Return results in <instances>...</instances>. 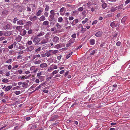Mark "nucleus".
<instances>
[{"label": "nucleus", "mask_w": 130, "mask_h": 130, "mask_svg": "<svg viewBox=\"0 0 130 130\" xmlns=\"http://www.w3.org/2000/svg\"><path fill=\"white\" fill-rule=\"evenodd\" d=\"M57 67L55 64H53L47 70L51 72L52 70L54 69H56L57 68Z\"/></svg>", "instance_id": "f257e3e1"}, {"label": "nucleus", "mask_w": 130, "mask_h": 130, "mask_svg": "<svg viewBox=\"0 0 130 130\" xmlns=\"http://www.w3.org/2000/svg\"><path fill=\"white\" fill-rule=\"evenodd\" d=\"M26 21L24 20H21L18 21L17 22V24L18 25H22L26 22Z\"/></svg>", "instance_id": "f03ea898"}, {"label": "nucleus", "mask_w": 130, "mask_h": 130, "mask_svg": "<svg viewBox=\"0 0 130 130\" xmlns=\"http://www.w3.org/2000/svg\"><path fill=\"white\" fill-rule=\"evenodd\" d=\"M13 32L12 31H7L4 33V35L6 36H9L11 35H13Z\"/></svg>", "instance_id": "7ed1b4c3"}, {"label": "nucleus", "mask_w": 130, "mask_h": 130, "mask_svg": "<svg viewBox=\"0 0 130 130\" xmlns=\"http://www.w3.org/2000/svg\"><path fill=\"white\" fill-rule=\"evenodd\" d=\"M59 38L57 36L54 37L53 39V41L55 43H57L59 42Z\"/></svg>", "instance_id": "20e7f679"}, {"label": "nucleus", "mask_w": 130, "mask_h": 130, "mask_svg": "<svg viewBox=\"0 0 130 130\" xmlns=\"http://www.w3.org/2000/svg\"><path fill=\"white\" fill-rule=\"evenodd\" d=\"M50 13L53 15V17L51 18V19L50 20H49V21H53L54 19V17L55 15V13L54 12V10H51L50 11Z\"/></svg>", "instance_id": "39448f33"}, {"label": "nucleus", "mask_w": 130, "mask_h": 130, "mask_svg": "<svg viewBox=\"0 0 130 130\" xmlns=\"http://www.w3.org/2000/svg\"><path fill=\"white\" fill-rule=\"evenodd\" d=\"M38 18L36 16H34L33 17L30 16L29 17V20L31 21H34L36 20H37Z\"/></svg>", "instance_id": "423d86ee"}, {"label": "nucleus", "mask_w": 130, "mask_h": 130, "mask_svg": "<svg viewBox=\"0 0 130 130\" xmlns=\"http://www.w3.org/2000/svg\"><path fill=\"white\" fill-rule=\"evenodd\" d=\"M78 22V19H75L74 20L72 23H71L72 26L75 25Z\"/></svg>", "instance_id": "0eeeda50"}, {"label": "nucleus", "mask_w": 130, "mask_h": 130, "mask_svg": "<svg viewBox=\"0 0 130 130\" xmlns=\"http://www.w3.org/2000/svg\"><path fill=\"white\" fill-rule=\"evenodd\" d=\"M46 56L47 57L50 56L52 55V53L51 50L47 51L46 53Z\"/></svg>", "instance_id": "6e6552de"}, {"label": "nucleus", "mask_w": 130, "mask_h": 130, "mask_svg": "<svg viewBox=\"0 0 130 130\" xmlns=\"http://www.w3.org/2000/svg\"><path fill=\"white\" fill-rule=\"evenodd\" d=\"M47 65L46 63H41L40 65V67L42 68H45L47 67Z\"/></svg>", "instance_id": "1a4fd4ad"}, {"label": "nucleus", "mask_w": 130, "mask_h": 130, "mask_svg": "<svg viewBox=\"0 0 130 130\" xmlns=\"http://www.w3.org/2000/svg\"><path fill=\"white\" fill-rule=\"evenodd\" d=\"M34 47L33 46H30L27 47L26 49V51H32L34 49Z\"/></svg>", "instance_id": "9d476101"}, {"label": "nucleus", "mask_w": 130, "mask_h": 130, "mask_svg": "<svg viewBox=\"0 0 130 130\" xmlns=\"http://www.w3.org/2000/svg\"><path fill=\"white\" fill-rule=\"evenodd\" d=\"M48 41V39L46 38L43 39L41 41V43L42 44H44L47 43Z\"/></svg>", "instance_id": "9b49d317"}, {"label": "nucleus", "mask_w": 130, "mask_h": 130, "mask_svg": "<svg viewBox=\"0 0 130 130\" xmlns=\"http://www.w3.org/2000/svg\"><path fill=\"white\" fill-rule=\"evenodd\" d=\"M45 85L44 83H43L40 85L38 87H37L36 88V90H38L40 89L41 87L42 88L43 87L44 85Z\"/></svg>", "instance_id": "f8f14e48"}, {"label": "nucleus", "mask_w": 130, "mask_h": 130, "mask_svg": "<svg viewBox=\"0 0 130 130\" xmlns=\"http://www.w3.org/2000/svg\"><path fill=\"white\" fill-rule=\"evenodd\" d=\"M102 33L101 31H99L96 33L95 36L98 37H99L102 35Z\"/></svg>", "instance_id": "ddd939ff"}, {"label": "nucleus", "mask_w": 130, "mask_h": 130, "mask_svg": "<svg viewBox=\"0 0 130 130\" xmlns=\"http://www.w3.org/2000/svg\"><path fill=\"white\" fill-rule=\"evenodd\" d=\"M57 116L55 115L52 116V118L50 119V121H53L57 119Z\"/></svg>", "instance_id": "4468645a"}, {"label": "nucleus", "mask_w": 130, "mask_h": 130, "mask_svg": "<svg viewBox=\"0 0 130 130\" xmlns=\"http://www.w3.org/2000/svg\"><path fill=\"white\" fill-rule=\"evenodd\" d=\"M22 38V37L20 36H17L16 38V40L17 41L20 42Z\"/></svg>", "instance_id": "2eb2a0df"}, {"label": "nucleus", "mask_w": 130, "mask_h": 130, "mask_svg": "<svg viewBox=\"0 0 130 130\" xmlns=\"http://www.w3.org/2000/svg\"><path fill=\"white\" fill-rule=\"evenodd\" d=\"M116 22V21H114L111 23L110 25L112 28H113L115 27H117V25H116L115 23Z\"/></svg>", "instance_id": "dca6fc26"}, {"label": "nucleus", "mask_w": 130, "mask_h": 130, "mask_svg": "<svg viewBox=\"0 0 130 130\" xmlns=\"http://www.w3.org/2000/svg\"><path fill=\"white\" fill-rule=\"evenodd\" d=\"M64 8L63 7H62L60 10V14L62 15H63L64 14V13H63L64 10Z\"/></svg>", "instance_id": "f3484780"}, {"label": "nucleus", "mask_w": 130, "mask_h": 130, "mask_svg": "<svg viewBox=\"0 0 130 130\" xmlns=\"http://www.w3.org/2000/svg\"><path fill=\"white\" fill-rule=\"evenodd\" d=\"M46 18L43 15H42L39 19V20L40 21H43L45 20Z\"/></svg>", "instance_id": "a211bd4d"}, {"label": "nucleus", "mask_w": 130, "mask_h": 130, "mask_svg": "<svg viewBox=\"0 0 130 130\" xmlns=\"http://www.w3.org/2000/svg\"><path fill=\"white\" fill-rule=\"evenodd\" d=\"M90 44L91 45H94L95 42V41L94 39H91L90 40Z\"/></svg>", "instance_id": "6ab92c4d"}, {"label": "nucleus", "mask_w": 130, "mask_h": 130, "mask_svg": "<svg viewBox=\"0 0 130 130\" xmlns=\"http://www.w3.org/2000/svg\"><path fill=\"white\" fill-rule=\"evenodd\" d=\"M12 88L11 86H9L6 87L5 91H7L10 90Z\"/></svg>", "instance_id": "aec40b11"}, {"label": "nucleus", "mask_w": 130, "mask_h": 130, "mask_svg": "<svg viewBox=\"0 0 130 130\" xmlns=\"http://www.w3.org/2000/svg\"><path fill=\"white\" fill-rule=\"evenodd\" d=\"M65 26H67L69 24V22L68 20V18L65 17L64 19Z\"/></svg>", "instance_id": "412c9836"}, {"label": "nucleus", "mask_w": 130, "mask_h": 130, "mask_svg": "<svg viewBox=\"0 0 130 130\" xmlns=\"http://www.w3.org/2000/svg\"><path fill=\"white\" fill-rule=\"evenodd\" d=\"M116 7H112L110 9V11L111 12H113L115 11L116 9Z\"/></svg>", "instance_id": "4be33fe9"}, {"label": "nucleus", "mask_w": 130, "mask_h": 130, "mask_svg": "<svg viewBox=\"0 0 130 130\" xmlns=\"http://www.w3.org/2000/svg\"><path fill=\"white\" fill-rule=\"evenodd\" d=\"M45 34V33L44 32L41 31L37 35V36L38 37H41L43 35Z\"/></svg>", "instance_id": "5701e85b"}, {"label": "nucleus", "mask_w": 130, "mask_h": 130, "mask_svg": "<svg viewBox=\"0 0 130 130\" xmlns=\"http://www.w3.org/2000/svg\"><path fill=\"white\" fill-rule=\"evenodd\" d=\"M102 6L103 9H105L107 7V5L106 3H104L102 5Z\"/></svg>", "instance_id": "b1692460"}, {"label": "nucleus", "mask_w": 130, "mask_h": 130, "mask_svg": "<svg viewBox=\"0 0 130 130\" xmlns=\"http://www.w3.org/2000/svg\"><path fill=\"white\" fill-rule=\"evenodd\" d=\"M22 92V91H18L14 92V93L17 95H18Z\"/></svg>", "instance_id": "393cba45"}, {"label": "nucleus", "mask_w": 130, "mask_h": 130, "mask_svg": "<svg viewBox=\"0 0 130 130\" xmlns=\"http://www.w3.org/2000/svg\"><path fill=\"white\" fill-rule=\"evenodd\" d=\"M78 12L76 10L74 11H73L72 14L74 15L75 16L77 15Z\"/></svg>", "instance_id": "a878e982"}, {"label": "nucleus", "mask_w": 130, "mask_h": 130, "mask_svg": "<svg viewBox=\"0 0 130 130\" xmlns=\"http://www.w3.org/2000/svg\"><path fill=\"white\" fill-rule=\"evenodd\" d=\"M41 81H42L44 80V76H41L38 77Z\"/></svg>", "instance_id": "bb28decb"}, {"label": "nucleus", "mask_w": 130, "mask_h": 130, "mask_svg": "<svg viewBox=\"0 0 130 130\" xmlns=\"http://www.w3.org/2000/svg\"><path fill=\"white\" fill-rule=\"evenodd\" d=\"M42 12V11L41 10H38L37 13H36V15L37 16H39L40 14Z\"/></svg>", "instance_id": "cd10ccee"}, {"label": "nucleus", "mask_w": 130, "mask_h": 130, "mask_svg": "<svg viewBox=\"0 0 130 130\" xmlns=\"http://www.w3.org/2000/svg\"><path fill=\"white\" fill-rule=\"evenodd\" d=\"M49 23V22L48 21H46L43 22V24L44 25L46 26L48 25Z\"/></svg>", "instance_id": "c85d7f7f"}, {"label": "nucleus", "mask_w": 130, "mask_h": 130, "mask_svg": "<svg viewBox=\"0 0 130 130\" xmlns=\"http://www.w3.org/2000/svg\"><path fill=\"white\" fill-rule=\"evenodd\" d=\"M57 21L58 22L61 23L63 21V19L62 17H59L58 18Z\"/></svg>", "instance_id": "c756f323"}, {"label": "nucleus", "mask_w": 130, "mask_h": 130, "mask_svg": "<svg viewBox=\"0 0 130 130\" xmlns=\"http://www.w3.org/2000/svg\"><path fill=\"white\" fill-rule=\"evenodd\" d=\"M52 54H55L58 53L59 51L58 50H51Z\"/></svg>", "instance_id": "7c9ffc66"}, {"label": "nucleus", "mask_w": 130, "mask_h": 130, "mask_svg": "<svg viewBox=\"0 0 130 130\" xmlns=\"http://www.w3.org/2000/svg\"><path fill=\"white\" fill-rule=\"evenodd\" d=\"M33 41L34 43H36L38 42H39L36 37H35V38L34 39Z\"/></svg>", "instance_id": "2f4dec72"}, {"label": "nucleus", "mask_w": 130, "mask_h": 130, "mask_svg": "<svg viewBox=\"0 0 130 130\" xmlns=\"http://www.w3.org/2000/svg\"><path fill=\"white\" fill-rule=\"evenodd\" d=\"M22 26H18L16 27V29L20 31L22 29Z\"/></svg>", "instance_id": "473e14b6"}, {"label": "nucleus", "mask_w": 130, "mask_h": 130, "mask_svg": "<svg viewBox=\"0 0 130 130\" xmlns=\"http://www.w3.org/2000/svg\"><path fill=\"white\" fill-rule=\"evenodd\" d=\"M59 70H55L52 73V74L53 75H54L55 74H56L58 73L59 72Z\"/></svg>", "instance_id": "72a5a7b5"}, {"label": "nucleus", "mask_w": 130, "mask_h": 130, "mask_svg": "<svg viewBox=\"0 0 130 130\" xmlns=\"http://www.w3.org/2000/svg\"><path fill=\"white\" fill-rule=\"evenodd\" d=\"M40 55L39 54H38L34 55L33 57V59H35L37 57L39 58L40 57Z\"/></svg>", "instance_id": "f704fd0d"}, {"label": "nucleus", "mask_w": 130, "mask_h": 130, "mask_svg": "<svg viewBox=\"0 0 130 130\" xmlns=\"http://www.w3.org/2000/svg\"><path fill=\"white\" fill-rule=\"evenodd\" d=\"M58 123H54L52 124L51 125H50V126L51 127H53L54 126H55L58 125Z\"/></svg>", "instance_id": "c9c22d12"}, {"label": "nucleus", "mask_w": 130, "mask_h": 130, "mask_svg": "<svg viewBox=\"0 0 130 130\" xmlns=\"http://www.w3.org/2000/svg\"><path fill=\"white\" fill-rule=\"evenodd\" d=\"M41 62V60H39L37 61H35L34 63L36 64H39Z\"/></svg>", "instance_id": "e433bc0d"}, {"label": "nucleus", "mask_w": 130, "mask_h": 130, "mask_svg": "<svg viewBox=\"0 0 130 130\" xmlns=\"http://www.w3.org/2000/svg\"><path fill=\"white\" fill-rule=\"evenodd\" d=\"M75 40L74 39H71L69 42L71 44L75 42Z\"/></svg>", "instance_id": "4c0bfd02"}, {"label": "nucleus", "mask_w": 130, "mask_h": 130, "mask_svg": "<svg viewBox=\"0 0 130 130\" xmlns=\"http://www.w3.org/2000/svg\"><path fill=\"white\" fill-rule=\"evenodd\" d=\"M49 7L48 5H46L45 8V11H48Z\"/></svg>", "instance_id": "58836bf2"}, {"label": "nucleus", "mask_w": 130, "mask_h": 130, "mask_svg": "<svg viewBox=\"0 0 130 130\" xmlns=\"http://www.w3.org/2000/svg\"><path fill=\"white\" fill-rule=\"evenodd\" d=\"M28 77H26V76H20L19 77V78H21V79H28Z\"/></svg>", "instance_id": "ea45409f"}, {"label": "nucleus", "mask_w": 130, "mask_h": 130, "mask_svg": "<svg viewBox=\"0 0 130 130\" xmlns=\"http://www.w3.org/2000/svg\"><path fill=\"white\" fill-rule=\"evenodd\" d=\"M61 47V45L60 44H57L54 47L56 48H59Z\"/></svg>", "instance_id": "a19ab883"}, {"label": "nucleus", "mask_w": 130, "mask_h": 130, "mask_svg": "<svg viewBox=\"0 0 130 130\" xmlns=\"http://www.w3.org/2000/svg\"><path fill=\"white\" fill-rule=\"evenodd\" d=\"M72 52H71L69 54L67 55L66 56V58L67 59H68L69 58V57L71 56L72 54Z\"/></svg>", "instance_id": "79ce46f5"}, {"label": "nucleus", "mask_w": 130, "mask_h": 130, "mask_svg": "<svg viewBox=\"0 0 130 130\" xmlns=\"http://www.w3.org/2000/svg\"><path fill=\"white\" fill-rule=\"evenodd\" d=\"M18 20V19L17 18H15L13 20V23L14 24L16 23V21Z\"/></svg>", "instance_id": "37998d69"}, {"label": "nucleus", "mask_w": 130, "mask_h": 130, "mask_svg": "<svg viewBox=\"0 0 130 130\" xmlns=\"http://www.w3.org/2000/svg\"><path fill=\"white\" fill-rule=\"evenodd\" d=\"M23 30L22 34H21V35L22 36H24L26 34V31L24 29Z\"/></svg>", "instance_id": "c03bdc74"}, {"label": "nucleus", "mask_w": 130, "mask_h": 130, "mask_svg": "<svg viewBox=\"0 0 130 130\" xmlns=\"http://www.w3.org/2000/svg\"><path fill=\"white\" fill-rule=\"evenodd\" d=\"M88 20V18H86L85 20H84L82 21V23L83 24H85L87 22Z\"/></svg>", "instance_id": "a18cd8bd"}, {"label": "nucleus", "mask_w": 130, "mask_h": 130, "mask_svg": "<svg viewBox=\"0 0 130 130\" xmlns=\"http://www.w3.org/2000/svg\"><path fill=\"white\" fill-rule=\"evenodd\" d=\"M122 7L123 6L121 5L119 6L116 7V8H117L116 9L118 8L119 10H120L122 8Z\"/></svg>", "instance_id": "49530a36"}, {"label": "nucleus", "mask_w": 130, "mask_h": 130, "mask_svg": "<svg viewBox=\"0 0 130 130\" xmlns=\"http://www.w3.org/2000/svg\"><path fill=\"white\" fill-rule=\"evenodd\" d=\"M26 23L27 25L29 26L31 25L32 24V23L30 21H28Z\"/></svg>", "instance_id": "de8ad7c7"}, {"label": "nucleus", "mask_w": 130, "mask_h": 130, "mask_svg": "<svg viewBox=\"0 0 130 130\" xmlns=\"http://www.w3.org/2000/svg\"><path fill=\"white\" fill-rule=\"evenodd\" d=\"M86 31V28H84L83 27H82V29L81 30V32L84 33Z\"/></svg>", "instance_id": "09e8293b"}, {"label": "nucleus", "mask_w": 130, "mask_h": 130, "mask_svg": "<svg viewBox=\"0 0 130 130\" xmlns=\"http://www.w3.org/2000/svg\"><path fill=\"white\" fill-rule=\"evenodd\" d=\"M8 80L7 79H3L2 80V82L5 83H7L8 82Z\"/></svg>", "instance_id": "8fccbe9b"}, {"label": "nucleus", "mask_w": 130, "mask_h": 130, "mask_svg": "<svg viewBox=\"0 0 130 130\" xmlns=\"http://www.w3.org/2000/svg\"><path fill=\"white\" fill-rule=\"evenodd\" d=\"M12 60L11 59H9L8 60H7L6 61V62L8 63H10L11 62H12Z\"/></svg>", "instance_id": "3c124183"}, {"label": "nucleus", "mask_w": 130, "mask_h": 130, "mask_svg": "<svg viewBox=\"0 0 130 130\" xmlns=\"http://www.w3.org/2000/svg\"><path fill=\"white\" fill-rule=\"evenodd\" d=\"M59 24L58 23H57L56 24V26L58 28H61V26L60 25H59Z\"/></svg>", "instance_id": "603ef678"}, {"label": "nucleus", "mask_w": 130, "mask_h": 130, "mask_svg": "<svg viewBox=\"0 0 130 130\" xmlns=\"http://www.w3.org/2000/svg\"><path fill=\"white\" fill-rule=\"evenodd\" d=\"M50 35V33L48 32L46 35H45V38H48V37Z\"/></svg>", "instance_id": "864d4df0"}, {"label": "nucleus", "mask_w": 130, "mask_h": 130, "mask_svg": "<svg viewBox=\"0 0 130 130\" xmlns=\"http://www.w3.org/2000/svg\"><path fill=\"white\" fill-rule=\"evenodd\" d=\"M27 43L29 45H30L32 44V42L31 41H28L27 42Z\"/></svg>", "instance_id": "5fc2aeb1"}, {"label": "nucleus", "mask_w": 130, "mask_h": 130, "mask_svg": "<svg viewBox=\"0 0 130 130\" xmlns=\"http://www.w3.org/2000/svg\"><path fill=\"white\" fill-rule=\"evenodd\" d=\"M83 8L82 7H80L78 9V11H83Z\"/></svg>", "instance_id": "6e6d98bb"}, {"label": "nucleus", "mask_w": 130, "mask_h": 130, "mask_svg": "<svg viewBox=\"0 0 130 130\" xmlns=\"http://www.w3.org/2000/svg\"><path fill=\"white\" fill-rule=\"evenodd\" d=\"M42 74V73L41 72L38 73H37V76L38 77H39L40 76H41Z\"/></svg>", "instance_id": "4d7b16f0"}, {"label": "nucleus", "mask_w": 130, "mask_h": 130, "mask_svg": "<svg viewBox=\"0 0 130 130\" xmlns=\"http://www.w3.org/2000/svg\"><path fill=\"white\" fill-rule=\"evenodd\" d=\"M95 53V50H93L91 52L90 55H92L94 54Z\"/></svg>", "instance_id": "13d9d810"}, {"label": "nucleus", "mask_w": 130, "mask_h": 130, "mask_svg": "<svg viewBox=\"0 0 130 130\" xmlns=\"http://www.w3.org/2000/svg\"><path fill=\"white\" fill-rule=\"evenodd\" d=\"M47 11H45L44 13V15L46 17H47L48 15V14Z\"/></svg>", "instance_id": "bf43d9fd"}, {"label": "nucleus", "mask_w": 130, "mask_h": 130, "mask_svg": "<svg viewBox=\"0 0 130 130\" xmlns=\"http://www.w3.org/2000/svg\"><path fill=\"white\" fill-rule=\"evenodd\" d=\"M71 36L73 38H76V35L75 34H74L72 35Z\"/></svg>", "instance_id": "052dcab7"}, {"label": "nucleus", "mask_w": 130, "mask_h": 130, "mask_svg": "<svg viewBox=\"0 0 130 130\" xmlns=\"http://www.w3.org/2000/svg\"><path fill=\"white\" fill-rule=\"evenodd\" d=\"M32 30L31 29H30L28 31L27 33L28 34H30L32 33Z\"/></svg>", "instance_id": "680f3d73"}, {"label": "nucleus", "mask_w": 130, "mask_h": 130, "mask_svg": "<svg viewBox=\"0 0 130 130\" xmlns=\"http://www.w3.org/2000/svg\"><path fill=\"white\" fill-rule=\"evenodd\" d=\"M74 19V18L72 17H70L69 18V20H72Z\"/></svg>", "instance_id": "e2e57ef3"}, {"label": "nucleus", "mask_w": 130, "mask_h": 130, "mask_svg": "<svg viewBox=\"0 0 130 130\" xmlns=\"http://www.w3.org/2000/svg\"><path fill=\"white\" fill-rule=\"evenodd\" d=\"M41 50V48L40 47H39L37 49L35 50L36 52H39Z\"/></svg>", "instance_id": "0e129e2a"}, {"label": "nucleus", "mask_w": 130, "mask_h": 130, "mask_svg": "<svg viewBox=\"0 0 130 130\" xmlns=\"http://www.w3.org/2000/svg\"><path fill=\"white\" fill-rule=\"evenodd\" d=\"M6 27L7 29H9L11 27V26L10 24H7L6 25Z\"/></svg>", "instance_id": "69168bd1"}, {"label": "nucleus", "mask_w": 130, "mask_h": 130, "mask_svg": "<svg viewBox=\"0 0 130 130\" xmlns=\"http://www.w3.org/2000/svg\"><path fill=\"white\" fill-rule=\"evenodd\" d=\"M5 75L6 76H9L10 75L9 72H7L6 73Z\"/></svg>", "instance_id": "338daca9"}, {"label": "nucleus", "mask_w": 130, "mask_h": 130, "mask_svg": "<svg viewBox=\"0 0 130 130\" xmlns=\"http://www.w3.org/2000/svg\"><path fill=\"white\" fill-rule=\"evenodd\" d=\"M17 71L20 74H21L22 73V71L21 70H19Z\"/></svg>", "instance_id": "774afa93"}]
</instances>
